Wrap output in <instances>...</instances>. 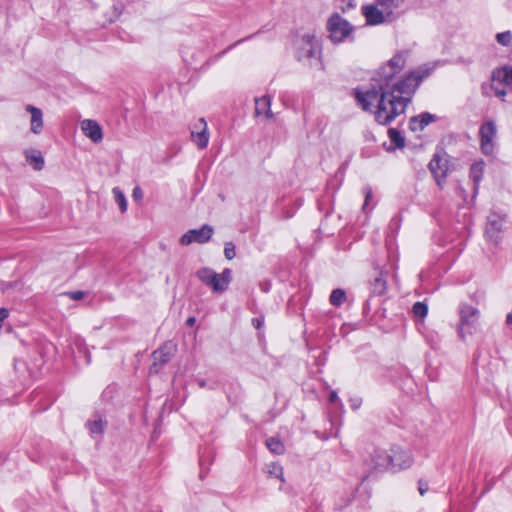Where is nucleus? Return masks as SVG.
<instances>
[{
	"label": "nucleus",
	"mask_w": 512,
	"mask_h": 512,
	"mask_svg": "<svg viewBox=\"0 0 512 512\" xmlns=\"http://www.w3.org/2000/svg\"><path fill=\"white\" fill-rule=\"evenodd\" d=\"M431 71L432 68L428 65L420 66L393 86H382L381 90H356L357 104L364 111L372 112L377 123L388 125L405 112L420 82Z\"/></svg>",
	"instance_id": "1"
},
{
	"label": "nucleus",
	"mask_w": 512,
	"mask_h": 512,
	"mask_svg": "<svg viewBox=\"0 0 512 512\" xmlns=\"http://www.w3.org/2000/svg\"><path fill=\"white\" fill-rule=\"evenodd\" d=\"M405 0H375V2L363 5L361 13L366 23L371 26L390 24L399 18V9Z\"/></svg>",
	"instance_id": "2"
},
{
	"label": "nucleus",
	"mask_w": 512,
	"mask_h": 512,
	"mask_svg": "<svg viewBox=\"0 0 512 512\" xmlns=\"http://www.w3.org/2000/svg\"><path fill=\"white\" fill-rule=\"evenodd\" d=\"M392 452L393 454H389L384 450L376 449L371 455L374 468L376 470L402 469L411 465L412 460L407 453L398 449Z\"/></svg>",
	"instance_id": "3"
},
{
	"label": "nucleus",
	"mask_w": 512,
	"mask_h": 512,
	"mask_svg": "<svg viewBox=\"0 0 512 512\" xmlns=\"http://www.w3.org/2000/svg\"><path fill=\"white\" fill-rule=\"evenodd\" d=\"M197 277L205 285L209 286L214 293L225 292L231 282V270L226 268L221 273H216L211 268L204 267L197 271Z\"/></svg>",
	"instance_id": "4"
},
{
	"label": "nucleus",
	"mask_w": 512,
	"mask_h": 512,
	"mask_svg": "<svg viewBox=\"0 0 512 512\" xmlns=\"http://www.w3.org/2000/svg\"><path fill=\"white\" fill-rule=\"evenodd\" d=\"M491 90L496 97L507 101L505 97L512 94V68L502 67L493 72Z\"/></svg>",
	"instance_id": "5"
},
{
	"label": "nucleus",
	"mask_w": 512,
	"mask_h": 512,
	"mask_svg": "<svg viewBox=\"0 0 512 512\" xmlns=\"http://www.w3.org/2000/svg\"><path fill=\"white\" fill-rule=\"evenodd\" d=\"M326 26L329 32V38L334 43L343 42L353 32L352 25L338 13H334L329 17Z\"/></svg>",
	"instance_id": "6"
},
{
	"label": "nucleus",
	"mask_w": 512,
	"mask_h": 512,
	"mask_svg": "<svg viewBox=\"0 0 512 512\" xmlns=\"http://www.w3.org/2000/svg\"><path fill=\"white\" fill-rule=\"evenodd\" d=\"M406 64V57L403 53L394 55L387 63H385L378 71L379 90L382 86H392L390 81L394 75L398 74Z\"/></svg>",
	"instance_id": "7"
},
{
	"label": "nucleus",
	"mask_w": 512,
	"mask_h": 512,
	"mask_svg": "<svg viewBox=\"0 0 512 512\" xmlns=\"http://www.w3.org/2000/svg\"><path fill=\"white\" fill-rule=\"evenodd\" d=\"M478 314L479 312L475 307L468 304L461 305L458 335L462 340H465L467 335L473 334Z\"/></svg>",
	"instance_id": "8"
},
{
	"label": "nucleus",
	"mask_w": 512,
	"mask_h": 512,
	"mask_svg": "<svg viewBox=\"0 0 512 512\" xmlns=\"http://www.w3.org/2000/svg\"><path fill=\"white\" fill-rule=\"evenodd\" d=\"M213 232L214 229L212 226L203 225L199 229L188 230L181 236L179 242L184 246L190 245L192 243L204 244L211 239Z\"/></svg>",
	"instance_id": "9"
},
{
	"label": "nucleus",
	"mask_w": 512,
	"mask_h": 512,
	"mask_svg": "<svg viewBox=\"0 0 512 512\" xmlns=\"http://www.w3.org/2000/svg\"><path fill=\"white\" fill-rule=\"evenodd\" d=\"M481 149L483 153L489 155L493 152L494 143L497 134V128L494 122L488 121L484 123L479 130Z\"/></svg>",
	"instance_id": "10"
},
{
	"label": "nucleus",
	"mask_w": 512,
	"mask_h": 512,
	"mask_svg": "<svg viewBox=\"0 0 512 512\" xmlns=\"http://www.w3.org/2000/svg\"><path fill=\"white\" fill-rule=\"evenodd\" d=\"M299 58H312L319 53V42L315 36L305 34L297 40Z\"/></svg>",
	"instance_id": "11"
},
{
	"label": "nucleus",
	"mask_w": 512,
	"mask_h": 512,
	"mask_svg": "<svg viewBox=\"0 0 512 512\" xmlns=\"http://www.w3.org/2000/svg\"><path fill=\"white\" fill-rule=\"evenodd\" d=\"M177 346L171 341L165 342L159 349L153 352V365L151 367V371L157 372L155 367L157 365L166 364L176 353Z\"/></svg>",
	"instance_id": "12"
},
{
	"label": "nucleus",
	"mask_w": 512,
	"mask_h": 512,
	"mask_svg": "<svg viewBox=\"0 0 512 512\" xmlns=\"http://www.w3.org/2000/svg\"><path fill=\"white\" fill-rule=\"evenodd\" d=\"M192 141L197 145L199 149L207 147L209 142V132L207 122L204 118L198 119L193 129L191 130Z\"/></svg>",
	"instance_id": "13"
},
{
	"label": "nucleus",
	"mask_w": 512,
	"mask_h": 512,
	"mask_svg": "<svg viewBox=\"0 0 512 512\" xmlns=\"http://www.w3.org/2000/svg\"><path fill=\"white\" fill-rule=\"evenodd\" d=\"M81 131L94 143H99L103 139V131L101 126L94 120L85 119L80 123Z\"/></svg>",
	"instance_id": "14"
},
{
	"label": "nucleus",
	"mask_w": 512,
	"mask_h": 512,
	"mask_svg": "<svg viewBox=\"0 0 512 512\" xmlns=\"http://www.w3.org/2000/svg\"><path fill=\"white\" fill-rule=\"evenodd\" d=\"M25 110L31 116L30 131L35 135L41 134L44 128L43 112L41 109L30 104L26 105Z\"/></svg>",
	"instance_id": "15"
},
{
	"label": "nucleus",
	"mask_w": 512,
	"mask_h": 512,
	"mask_svg": "<svg viewBox=\"0 0 512 512\" xmlns=\"http://www.w3.org/2000/svg\"><path fill=\"white\" fill-rule=\"evenodd\" d=\"M505 223V217L498 214H492L488 218L486 234L491 240H496L502 232Z\"/></svg>",
	"instance_id": "16"
},
{
	"label": "nucleus",
	"mask_w": 512,
	"mask_h": 512,
	"mask_svg": "<svg viewBox=\"0 0 512 512\" xmlns=\"http://www.w3.org/2000/svg\"><path fill=\"white\" fill-rule=\"evenodd\" d=\"M429 168L434 175L438 185H441V181L447 175V163L445 160L435 156L429 163Z\"/></svg>",
	"instance_id": "17"
},
{
	"label": "nucleus",
	"mask_w": 512,
	"mask_h": 512,
	"mask_svg": "<svg viewBox=\"0 0 512 512\" xmlns=\"http://www.w3.org/2000/svg\"><path fill=\"white\" fill-rule=\"evenodd\" d=\"M271 99L269 96H262L255 100V114L257 116L264 115L268 119H272L274 114L271 109Z\"/></svg>",
	"instance_id": "18"
},
{
	"label": "nucleus",
	"mask_w": 512,
	"mask_h": 512,
	"mask_svg": "<svg viewBox=\"0 0 512 512\" xmlns=\"http://www.w3.org/2000/svg\"><path fill=\"white\" fill-rule=\"evenodd\" d=\"M25 157L27 162L33 166L36 171H40L44 166V158L40 151L35 149H29L25 151Z\"/></svg>",
	"instance_id": "19"
},
{
	"label": "nucleus",
	"mask_w": 512,
	"mask_h": 512,
	"mask_svg": "<svg viewBox=\"0 0 512 512\" xmlns=\"http://www.w3.org/2000/svg\"><path fill=\"white\" fill-rule=\"evenodd\" d=\"M432 121V116L428 113L413 117L410 121V128L413 131L423 130Z\"/></svg>",
	"instance_id": "20"
},
{
	"label": "nucleus",
	"mask_w": 512,
	"mask_h": 512,
	"mask_svg": "<svg viewBox=\"0 0 512 512\" xmlns=\"http://www.w3.org/2000/svg\"><path fill=\"white\" fill-rule=\"evenodd\" d=\"M484 164L483 162L474 163L470 168V176L474 183L477 185L483 176Z\"/></svg>",
	"instance_id": "21"
},
{
	"label": "nucleus",
	"mask_w": 512,
	"mask_h": 512,
	"mask_svg": "<svg viewBox=\"0 0 512 512\" xmlns=\"http://www.w3.org/2000/svg\"><path fill=\"white\" fill-rule=\"evenodd\" d=\"M115 202L118 204L120 211L122 213L126 212L127 210V201L124 193L121 191L120 188L115 187L112 190Z\"/></svg>",
	"instance_id": "22"
},
{
	"label": "nucleus",
	"mask_w": 512,
	"mask_h": 512,
	"mask_svg": "<svg viewBox=\"0 0 512 512\" xmlns=\"http://www.w3.org/2000/svg\"><path fill=\"white\" fill-rule=\"evenodd\" d=\"M386 288L387 285L385 279L381 275L376 277L372 283V293L375 295H382L386 292Z\"/></svg>",
	"instance_id": "23"
},
{
	"label": "nucleus",
	"mask_w": 512,
	"mask_h": 512,
	"mask_svg": "<svg viewBox=\"0 0 512 512\" xmlns=\"http://www.w3.org/2000/svg\"><path fill=\"white\" fill-rule=\"evenodd\" d=\"M266 445L268 449L274 454H283L284 453V445L282 442L276 438H270L266 441Z\"/></svg>",
	"instance_id": "24"
},
{
	"label": "nucleus",
	"mask_w": 512,
	"mask_h": 512,
	"mask_svg": "<svg viewBox=\"0 0 512 512\" xmlns=\"http://www.w3.org/2000/svg\"><path fill=\"white\" fill-rule=\"evenodd\" d=\"M346 299V293L342 289H335L330 295V303L333 306H340Z\"/></svg>",
	"instance_id": "25"
},
{
	"label": "nucleus",
	"mask_w": 512,
	"mask_h": 512,
	"mask_svg": "<svg viewBox=\"0 0 512 512\" xmlns=\"http://www.w3.org/2000/svg\"><path fill=\"white\" fill-rule=\"evenodd\" d=\"M427 312H428V308H427L426 304H424L422 302H416L413 305V313L415 316L423 319L427 315Z\"/></svg>",
	"instance_id": "26"
},
{
	"label": "nucleus",
	"mask_w": 512,
	"mask_h": 512,
	"mask_svg": "<svg viewBox=\"0 0 512 512\" xmlns=\"http://www.w3.org/2000/svg\"><path fill=\"white\" fill-rule=\"evenodd\" d=\"M389 137H390L391 141L397 147H403L404 146V139H403V137L401 136V134L397 130L390 129L389 130Z\"/></svg>",
	"instance_id": "27"
},
{
	"label": "nucleus",
	"mask_w": 512,
	"mask_h": 512,
	"mask_svg": "<svg viewBox=\"0 0 512 512\" xmlns=\"http://www.w3.org/2000/svg\"><path fill=\"white\" fill-rule=\"evenodd\" d=\"M268 473L270 475H274L275 477L279 478L281 481H284L283 479V468L277 464V463H272L271 465L268 466Z\"/></svg>",
	"instance_id": "28"
},
{
	"label": "nucleus",
	"mask_w": 512,
	"mask_h": 512,
	"mask_svg": "<svg viewBox=\"0 0 512 512\" xmlns=\"http://www.w3.org/2000/svg\"><path fill=\"white\" fill-rule=\"evenodd\" d=\"M88 426H89L90 432H92V433L100 434L104 430V423H103L102 419H97V420L91 421V422H89Z\"/></svg>",
	"instance_id": "29"
},
{
	"label": "nucleus",
	"mask_w": 512,
	"mask_h": 512,
	"mask_svg": "<svg viewBox=\"0 0 512 512\" xmlns=\"http://www.w3.org/2000/svg\"><path fill=\"white\" fill-rule=\"evenodd\" d=\"M496 39L500 44L507 46L512 40V34L510 31L498 33Z\"/></svg>",
	"instance_id": "30"
},
{
	"label": "nucleus",
	"mask_w": 512,
	"mask_h": 512,
	"mask_svg": "<svg viewBox=\"0 0 512 512\" xmlns=\"http://www.w3.org/2000/svg\"><path fill=\"white\" fill-rule=\"evenodd\" d=\"M224 255L228 260H232L236 256L235 245L232 242L225 243Z\"/></svg>",
	"instance_id": "31"
},
{
	"label": "nucleus",
	"mask_w": 512,
	"mask_h": 512,
	"mask_svg": "<svg viewBox=\"0 0 512 512\" xmlns=\"http://www.w3.org/2000/svg\"><path fill=\"white\" fill-rule=\"evenodd\" d=\"M132 197L135 201H140L143 198V191L140 187H135L133 189Z\"/></svg>",
	"instance_id": "32"
},
{
	"label": "nucleus",
	"mask_w": 512,
	"mask_h": 512,
	"mask_svg": "<svg viewBox=\"0 0 512 512\" xmlns=\"http://www.w3.org/2000/svg\"><path fill=\"white\" fill-rule=\"evenodd\" d=\"M68 295L73 300H80V299H82L84 297V293L82 291L70 292Z\"/></svg>",
	"instance_id": "33"
},
{
	"label": "nucleus",
	"mask_w": 512,
	"mask_h": 512,
	"mask_svg": "<svg viewBox=\"0 0 512 512\" xmlns=\"http://www.w3.org/2000/svg\"><path fill=\"white\" fill-rule=\"evenodd\" d=\"M419 492L421 495H424L426 491L428 490V485L424 483L423 481H419Z\"/></svg>",
	"instance_id": "34"
},
{
	"label": "nucleus",
	"mask_w": 512,
	"mask_h": 512,
	"mask_svg": "<svg viewBox=\"0 0 512 512\" xmlns=\"http://www.w3.org/2000/svg\"><path fill=\"white\" fill-rule=\"evenodd\" d=\"M372 196V192H371V189L367 188L365 190V203H364V207L368 204L370 198Z\"/></svg>",
	"instance_id": "35"
},
{
	"label": "nucleus",
	"mask_w": 512,
	"mask_h": 512,
	"mask_svg": "<svg viewBox=\"0 0 512 512\" xmlns=\"http://www.w3.org/2000/svg\"><path fill=\"white\" fill-rule=\"evenodd\" d=\"M329 400H330V402H336L338 400V396H337V393L335 391H332L330 393Z\"/></svg>",
	"instance_id": "36"
},
{
	"label": "nucleus",
	"mask_w": 512,
	"mask_h": 512,
	"mask_svg": "<svg viewBox=\"0 0 512 512\" xmlns=\"http://www.w3.org/2000/svg\"><path fill=\"white\" fill-rule=\"evenodd\" d=\"M360 402H361L360 400L353 401L352 402V407L355 408V409L358 408L360 406Z\"/></svg>",
	"instance_id": "37"
},
{
	"label": "nucleus",
	"mask_w": 512,
	"mask_h": 512,
	"mask_svg": "<svg viewBox=\"0 0 512 512\" xmlns=\"http://www.w3.org/2000/svg\"><path fill=\"white\" fill-rule=\"evenodd\" d=\"M194 323H195V318H194V317H190V318H188V320H187V324H188L189 326H192Z\"/></svg>",
	"instance_id": "38"
},
{
	"label": "nucleus",
	"mask_w": 512,
	"mask_h": 512,
	"mask_svg": "<svg viewBox=\"0 0 512 512\" xmlns=\"http://www.w3.org/2000/svg\"><path fill=\"white\" fill-rule=\"evenodd\" d=\"M507 323H512V312L507 315Z\"/></svg>",
	"instance_id": "39"
},
{
	"label": "nucleus",
	"mask_w": 512,
	"mask_h": 512,
	"mask_svg": "<svg viewBox=\"0 0 512 512\" xmlns=\"http://www.w3.org/2000/svg\"><path fill=\"white\" fill-rule=\"evenodd\" d=\"M253 322L255 323L256 327L259 328L260 327V321L259 320H253Z\"/></svg>",
	"instance_id": "40"
}]
</instances>
